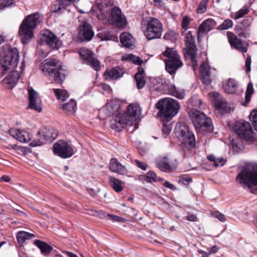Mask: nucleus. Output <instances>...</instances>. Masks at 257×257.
<instances>
[{
    "mask_svg": "<svg viewBox=\"0 0 257 257\" xmlns=\"http://www.w3.org/2000/svg\"><path fill=\"white\" fill-rule=\"evenodd\" d=\"M15 135H12V137L21 143H27L31 140V138H29L28 139H26L25 134H27V133L24 130L21 128H16L15 130Z\"/></svg>",
    "mask_w": 257,
    "mask_h": 257,
    "instance_id": "nucleus-35",
    "label": "nucleus"
},
{
    "mask_svg": "<svg viewBox=\"0 0 257 257\" xmlns=\"http://www.w3.org/2000/svg\"><path fill=\"white\" fill-rule=\"evenodd\" d=\"M227 37L228 42L232 48L240 51L242 53H246L247 51L249 43L245 40L238 38L232 32H227Z\"/></svg>",
    "mask_w": 257,
    "mask_h": 257,
    "instance_id": "nucleus-17",
    "label": "nucleus"
},
{
    "mask_svg": "<svg viewBox=\"0 0 257 257\" xmlns=\"http://www.w3.org/2000/svg\"><path fill=\"white\" fill-rule=\"evenodd\" d=\"M232 147L233 150L236 149V151L241 150L242 146V141L240 140H236L234 139H232L230 140Z\"/></svg>",
    "mask_w": 257,
    "mask_h": 257,
    "instance_id": "nucleus-55",
    "label": "nucleus"
},
{
    "mask_svg": "<svg viewBox=\"0 0 257 257\" xmlns=\"http://www.w3.org/2000/svg\"><path fill=\"white\" fill-rule=\"evenodd\" d=\"M135 162L136 166L141 170L146 171L147 169L148 165L147 163L142 162L138 159H136L135 160Z\"/></svg>",
    "mask_w": 257,
    "mask_h": 257,
    "instance_id": "nucleus-60",
    "label": "nucleus"
},
{
    "mask_svg": "<svg viewBox=\"0 0 257 257\" xmlns=\"http://www.w3.org/2000/svg\"><path fill=\"white\" fill-rule=\"evenodd\" d=\"M249 119L251 122L257 120V108H254L250 111Z\"/></svg>",
    "mask_w": 257,
    "mask_h": 257,
    "instance_id": "nucleus-64",
    "label": "nucleus"
},
{
    "mask_svg": "<svg viewBox=\"0 0 257 257\" xmlns=\"http://www.w3.org/2000/svg\"><path fill=\"white\" fill-rule=\"evenodd\" d=\"M42 132V139L45 142L52 143L58 136V131L50 126L43 127Z\"/></svg>",
    "mask_w": 257,
    "mask_h": 257,
    "instance_id": "nucleus-22",
    "label": "nucleus"
},
{
    "mask_svg": "<svg viewBox=\"0 0 257 257\" xmlns=\"http://www.w3.org/2000/svg\"><path fill=\"white\" fill-rule=\"evenodd\" d=\"M158 110L157 117L162 121V134L164 138L170 134L172 130L171 123L169 122L178 113L181 106L179 101L171 97H164L160 99L155 104Z\"/></svg>",
    "mask_w": 257,
    "mask_h": 257,
    "instance_id": "nucleus-3",
    "label": "nucleus"
},
{
    "mask_svg": "<svg viewBox=\"0 0 257 257\" xmlns=\"http://www.w3.org/2000/svg\"><path fill=\"white\" fill-rule=\"evenodd\" d=\"M190 131L186 123H177L174 130L173 133L175 134V136L181 143L188 137Z\"/></svg>",
    "mask_w": 257,
    "mask_h": 257,
    "instance_id": "nucleus-19",
    "label": "nucleus"
},
{
    "mask_svg": "<svg viewBox=\"0 0 257 257\" xmlns=\"http://www.w3.org/2000/svg\"><path fill=\"white\" fill-rule=\"evenodd\" d=\"M112 4L107 0H95L94 4L92 6L91 11L94 12L98 11L100 14L106 18V13L107 10H105V9L107 8L109 5Z\"/></svg>",
    "mask_w": 257,
    "mask_h": 257,
    "instance_id": "nucleus-23",
    "label": "nucleus"
},
{
    "mask_svg": "<svg viewBox=\"0 0 257 257\" xmlns=\"http://www.w3.org/2000/svg\"><path fill=\"white\" fill-rule=\"evenodd\" d=\"M237 136L240 140H243L250 144L254 143L257 140L250 130L246 132H239Z\"/></svg>",
    "mask_w": 257,
    "mask_h": 257,
    "instance_id": "nucleus-32",
    "label": "nucleus"
},
{
    "mask_svg": "<svg viewBox=\"0 0 257 257\" xmlns=\"http://www.w3.org/2000/svg\"><path fill=\"white\" fill-rule=\"evenodd\" d=\"M164 63L166 71L172 76L174 75L177 70L183 65L182 60L178 59L173 60H165Z\"/></svg>",
    "mask_w": 257,
    "mask_h": 257,
    "instance_id": "nucleus-21",
    "label": "nucleus"
},
{
    "mask_svg": "<svg viewBox=\"0 0 257 257\" xmlns=\"http://www.w3.org/2000/svg\"><path fill=\"white\" fill-rule=\"evenodd\" d=\"M210 69V65L206 63L205 62H203L201 65V67L200 69V74H204L205 72L207 73L208 71L209 72H211Z\"/></svg>",
    "mask_w": 257,
    "mask_h": 257,
    "instance_id": "nucleus-61",
    "label": "nucleus"
},
{
    "mask_svg": "<svg viewBox=\"0 0 257 257\" xmlns=\"http://www.w3.org/2000/svg\"><path fill=\"white\" fill-rule=\"evenodd\" d=\"M137 72L134 75V77H139L142 76L145 77V71L144 69L143 68L142 65L139 66L137 68Z\"/></svg>",
    "mask_w": 257,
    "mask_h": 257,
    "instance_id": "nucleus-63",
    "label": "nucleus"
},
{
    "mask_svg": "<svg viewBox=\"0 0 257 257\" xmlns=\"http://www.w3.org/2000/svg\"><path fill=\"white\" fill-rule=\"evenodd\" d=\"M215 108L221 112H228V104L226 101H221L218 100L215 103Z\"/></svg>",
    "mask_w": 257,
    "mask_h": 257,
    "instance_id": "nucleus-41",
    "label": "nucleus"
},
{
    "mask_svg": "<svg viewBox=\"0 0 257 257\" xmlns=\"http://www.w3.org/2000/svg\"><path fill=\"white\" fill-rule=\"evenodd\" d=\"M190 19L188 16H185L183 17L181 25L182 29H184V32H186L188 30V26L190 25Z\"/></svg>",
    "mask_w": 257,
    "mask_h": 257,
    "instance_id": "nucleus-54",
    "label": "nucleus"
},
{
    "mask_svg": "<svg viewBox=\"0 0 257 257\" xmlns=\"http://www.w3.org/2000/svg\"><path fill=\"white\" fill-rule=\"evenodd\" d=\"M208 2V0H202L201 1L197 8V12L198 14H201L206 12Z\"/></svg>",
    "mask_w": 257,
    "mask_h": 257,
    "instance_id": "nucleus-50",
    "label": "nucleus"
},
{
    "mask_svg": "<svg viewBox=\"0 0 257 257\" xmlns=\"http://www.w3.org/2000/svg\"><path fill=\"white\" fill-rule=\"evenodd\" d=\"M171 91L169 95L173 96L179 99H183L185 97V90L183 89H181L179 88L176 87V86L173 84L171 87Z\"/></svg>",
    "mask_w": 257,
    "mask_h": 257,
    "instance_id": "nucleus-38",
    "label": "nucleus"
},
{
    "mask_svg": "<svg viewBox=\"0 0 257 257\" xmlns=\"http://www.w3.org/2000/svg\"><path fill=\"white\" fill-rule=\"evenodd\" d=\"M23 232V230L19 231L16 235L17 242L20 246H22L26 240Z\"/></svg>",
    "mask_w": 257,
    "mask_h": 257,
    "instance_id": "nucleus-56",
    "label": "nucleus"
},
{
    "mask_svg": "<svg viewBox=\"0 0 257 257\" xmlns=\"http://www.w3.org/2000/svg\"><path fill=\"white\" fill-rule=\"evenodd\" d=\"M108 168L111 172L120 175L127 172L125 166L119 162L115 158H112L110 160Z\"/></svg>",
    "mask_w": 257,
    "mask_h": 257,
    "instance_id": "nucleus-25",
    "label": "nucleus"
},
{
    "mask_svg": "<svg viewBox=\"0 0 257 257\" xmlns=\"http://www.w3.org/2000/svg\"><path fill=\"white\" fill-rule=\"evenodd\" d=\"M249 12V9L247 6L245 5L236 13H234L231 12L230 14V17L231 18L237 20L243 17V16L247 14Z\"/></svg>",
    "mask_w": 257,
    "mask_h": 257,
    "instance_id": "nucleus-39",
    "label": "nucleus"
},
{
    "mask_svg": "<svg viewBox=\"0 0 257 257\" xmlns=\"http://www.w3.org/2000/svg\"><path fill=\"white\" fill-rule=\"evenodd\" d=\"M44 141L42 139V138H40L38 139H34L32 142H31L29 146L31 148H34L36 147L41 146L43 145Z\"/></svg>",
    "mask_w": 257,
    "mask_h": 257,
    "instance_id": "nucleus-57",
    "label": "nucleus"
},
{
    "mask_svg": "<svg viewBox=\"0 0 257 257\" xmlns=\"http://www.w3.org/2000/svg\"><path fill=\"white\" fill-rule=\"evenodd\" d=\"M124 71L119 66L114 67L111 69H106L103 73L105 80H116L122 76Z\"/></svg>",
    "mask_w": 257,
    "mask_h": 257,
    "instance_id": "nucleus-20",
    "label": "nucleus"
},
{
    "mask_svg": "<svg viewBox=\"0 0 257 257\" xmlns=\"http://www.w3.org/2000/svg\"><path fill=\"white\" fill-rule=\"evenodd\" d=\"M210 74L211 72L209 71L207 73L205 72L204 74H200V79L203 84L208 85L211 83L212 80L210 78Z\"/></svg>",
    "mask_w": 257,
    "mask_h": 257,
    "instance_id": "nucleus-47",
    "label": "nucleus"
},
{
    "mask_svg": "<svg viewBox=\"0 0 257 257\" xmlns=\"http://www.w3.org/2000/svg\"><path fill=\"white\" fill-rule=\"evenodd\" d=\"M79 55L83 63L89 65L94 70L98 72L101 69L100 62L95 57L94 52L88 49L82 48Z\"/></svg>",
    "mask_w": 257,
    "mask_h": 257,
    "instance_id": "nucleus-12",
    "label": "nucleus"
},
{
    "mask_svg": "<svg viewBox=\"0 0 257 257\" xmlns=\"http://www.w3.org/2000/svg\"><path fill=\"white\" fill-rule=\"evenodd\" d=\"M189 117L197 134H211L214 130L211 118L203 111L193 109L189 113Z\"/></svg>",
    "mask_w": 257,
    "mask_h": 257,
    "instance_id": "nucleus-7",
    "label": "nucleus"
},
{
    "mask_svg": "<svg viewBox=\"0 0 257 257\" xmlns=\"http://www.w3.org/2000/svg\"><path fill=\"white\" fill-rule=\"evenodd\" d=\"M252 21V18L247 16L243 19L242 21L239 22L236 26H239L242 29H246L251 25Z\"/></svg>",
    "mask_w": 257,
    "mask_h": 257,
    "instance_id": "nucleus-45",
    "label": "nucleus"
},
{
    "mask_svg": "<svg viewBox=\"0 0 257 257\" xmlns=\"http://www.w3.org/2000/svg\"><path fill=\"white\" fill-rule=\"evenodd\" d=\"M178 33L174 30H169L165 33L163 36L165 40H170L172 42H175L177 40Z\"/></svg>",
    "mask_w": 257,
    "mask_h": 257,
    "instance_id": "nucleus-42",
    "label": "nucleus"
},
{
    "mask_svg": "<svg viewBox=\"0 0 257 257\" xmlns=\"http://www.w3.org/2000/svg\"><path fill=\"white\" fill-rule=\"evenodd\" d=\"M62 108L63 110H67L72 114H74L77 109V101L73 98H71L67 103L62 105Z\"/></svg>",
    "mask_w": 257,
    "mask_h": 257,
    "instance_id": "nucleus-36",
    "label": "nucleus"
},
{
    "mask_svg": "<svg viewBox=\"0 0 257 257\" xmlns=\"http://www.w3.org/2000/svg\"><path fill=\"white\" fill-rule=\"evenodd\" d=\"M38 43L40 45H46L56 50H58L62 45V42L58 37L48 29L41 32Z\"/></svg>",
    "mask_w": 257,
    "mask_h": 257,
    "instance_id": "nucleus-11",
    "label": "nucleus"
},
{
    "mask_svg": "<svg viewBox=\"0 0 257 257\" xmlns=\"http://www.w3.org/2000/svg\"><path fill=\"white\" fill-rule=\"evenodd\" d=\"M217 25L215 20L211 18L204 20L199 26V31L202 34H206L212 30Z\"/></svg>",
    "mask_w": 257,
    "mask_h": 257,
    "instance_id": "nucleus-26",
    "label": "nucleus"
},
{
    "mask_svg": "<svg viewBox=\"0 0 257 257\" xmlns=\"http://www.w3.org/2000/svg\"><path fill=\"white\" fill-rule=\"evenodd\" d=\"M193 181L192 178L189 176H181L178 180V182L185 186H189V184Z\"/></svg>",
    "mask_w": 257,
    "mask_h": 257,
    "instance_id": "nucleus-51",
    "label": "nucleus"
},
{
    "mask_svg": "<svg viewBox=\"0 0 257 257\" xmlns=\"http://www.w3.org/2000/svg\"><path fill=\"white\" fill-rule=\"evenodd\" d=\"M234 30L235 33L238 35V36L240 37H242L244 38H249L250 36L249 33L246 32V29H242L239 26H235Z\"/></svg>",
    "mask_w": 257,
    "mask_h": 257,
    "instance_id": "nucleus-46",
    "label": "nucleus"
},
{
    "mask_svg": "<svg viewBox=\"0 0 257 257\" xmlns=\"http://www.w3.org/2000/svg\"><path fill=\"white\" fill-rule=\"evenodd\" d=\"M164 56L167 57V60L181 59L180 56L177 50H174L172 48L167 47L165 51L163 52Z\"/></svg>",
    "mask_w": 257,
    "mask_h": 257,
    "instance_id": "nucleus-37",
    "label": "nucleus"
},
{
    "mask_svg": "<svg viewBox=\"0 0 257 257\" xmlns=\"http://www.w3.org/2000/svg\"><path fill=\"white\" fill-rule=\"evenodd\" d=\"M71 141L60 139L53 144L52 146L53 153L61 159H68L75 153Z\"/></svg>",
    "mask_w": 257,
    "mask_h": 257,
    "instance_id": "nucleus-9",
    "label": "nucleus"
},
{
    "mask_svg": "<svg viewBox=\"0 0 257 257\" xmlns=\"http://www.w3.org/2000/svg\"><path fill=\"white\" fill-rule=\"evenodd\" d=\"M251 56L248 55L245 59V72L246 74L249 73L251 71Z\"/></svg>",
    "mask_w": 257,
    "mask_h": 257,
    "instance_id": "nucleus-58",
    "label": "nucleus"
},
{
    "mask_svg": "<svg viewBox=\"0 0 257 257\" xmlns=\"http://www.w3.org/2000/svg\"><path fill=\"white\" fill-rule=\"evenodd\" d=\"M198 49L196 45L194 47L186 46L183 49V54L186 60L196 59L197 56Z\"/></svg>",
    "mask_w": 257,
    "mask_h": 257,
    "instance_id": "nucleus-31",
    "label": "nucleus"
},
{
    "mask_svg": "<svg viewBox=\"0 0 257 257\" xmlns=\"http://www.w3.org/2000/svg\"><path fill=\"white\" fill-rule=\"evenodd\" d=\"M12 6H14V4L11 0H0V11Z\"/></svg>",
    "mask_w": 257,
    "mask_h": 257,
    "instance_id": "nucleus-53",
    "label": "nucleus"
},
{
    "mask_svg": "<svg viewBox=\"0 0 257 257\" xmlns=\"http://www.w3.org/2000/svg\"><path fill=\"white\" fill-rule=\"evenodd\" d=\"M163 31L162 23L155 17H150L144 34L148 41L161 38Z\"/></svg>",
    "mask_w": 257,
    "mask_h": 257,
    "instance_id": "nucleus-10",
    "label": "nucleus"
},
{
    "mask_svg": "<svg viewBox=\"0 0 257 257\" xmlns=\"http://www.w3.org/2000/svg\"><path fill=\"white\" fill-rule=\"evenodd\" d=\"M147 182L152 183L157 182V175L154 171H149L147 173Z\"/></svg>",
    "mask_w": 257,
    "mask_h": 257,
    "instance_id": "nucleus-48",
    "label": "nucleus"
},
{
    "mask_svg": "<svg viewBox=\"0 0 257 257\" xmlns=\"http://www.w3.org/2000/svg\"><path fill=\"white\" fill-rule=\"evenodd\" d=\"M185 46H191L194 47L195 45H196L195 44V39L194 37L193 36L191 31H188L187 34L185 36Z\"/></svg>",
    "mask_w": 257,
    "mask_h": 257,
    "instance_id": "nucleus-44",
    "label": "nucleus"
},
{
    "mask_svg": "<svg viewBox=\"0 0 257 257\" xmlns=\"http://www.w3.org/2000/svg\"><path fill=\"white\" fill-rule=\"evenodd\" d=\"M131 62L132 63H133L134 64L138 65L139 66L140 65H142L143 63V60L140 56H138L135 55H134Z\"/></svg>",
    "mask_w": 257,
    "mask_h": 257,
    "instance_id": "nucleus-62",
    "label": "nucleus"
},
{
    "mask_svg": "<svg viewBox=\"0 0 257 257\" xmlns=\"http://www.w3.org/2000/svg\"><path fill=\"white\" fill-rule=\"evenodd\" d=\"M229 127L232 132L237 135L239 132L250 131V124L248 121L243 120L241 121H237V123L234 124L231 126L229 125Z\"/></svg>",
    "mask_w": 257,
    "mask_h": 257,
    "instance_id": "nucleus-29",
    "label": "nucleus"
},
{
    "mask_svg": "<svg viewBox=\"0 0 257 257\" xmlns=\"http://www.w3.org/2000/svg\"><path fill=\"white\" fill-rule=\"evenodd\" d=\"M150 81L151 84L150 85L151 88L156 90L158 92L163 93L169 94L171 91V83L170 80L164 78H150Z\"/></svg>",
    "mask_w": 257,
    "mask_h": 257,
    "instance_id": "nucleus-13",
    "label": "nucleus"
},
{
    "mask_svg": "<svg viewBox=\"0 0 257 257\" xmlns=\"http://www.w3.org/2000/svg\"><path fill=\"white\" fill-rule=\"evenodd\" d=\"M94 36V32L91 25L88 22H83L79 27L77 40L80 43L88 42Z\"/></svg>",
    "mask_w": 257,
    "mask_h": 257,
    "instance_id": "nucleus-14",
    "label": "nucleus"
},
{
    "mask_svg": "<svg viewBox=\"0 0 257 257\" xmlns=\"http://www.w3.org/2000/svg\"><path fill=\"white\" fill-rule=\"evenodd\" d=\"M136 82V86L138 89H142L146 84L145 77H134Z\"/></svg>",
    "mask_w": 257,
    "mask_h": 257,
    "instance_id": "nucleus-52",
    "label": "nucleus"
},
{
    "mask_svg": "<svg viewBox=\"0 0 257 257\" xmlns=\"http://www.w3.org/2000/svg\"><path fill=\"white\" fill-rule=\"evenodd\" d=\"M40 70L50 77H53L55 83L62 84L68 72L63 66V64L57 58H48L43 61L40 64Z\"/></svg>",
    "mask_w": 257,
    "mask_h": 257,
    "instance_id": "nucleus-5",
    "label": "nucleus"
},
{
    "mask_svg": "<svg viewBox=\"0 0 257 257\" xmlns=\"http://www.w3.org/2000/svg\"><path fill=\"white\" fill-rule=\"evenodd\" d=\"M155 163L156 166L163 172H171L176 169V166L170 165L167 156L156 159Z\"/></svg>",
    "mask_w": 257,
    "mask_h": 257,
    "instance_id": "nucleus-18",
    "label": "nucleus"
},
{
    "mask_svg": "<svg viewBox=\"0 0 257 257\" xmlns=\"http://www.w3.org/2000/svg\"><path fill=\"white\" fill-rule=\"evenodd\" d=\"M163 185L172 191H179V189L176 187L173 184L171 183L170 181L166 180L163 183Z\"/></svg>",
    "mask_w": 257,
    "mask_h": 257,
    "instance_id": "nucleus-59",
    "label": "nucleus"
},
{
    "mask_svg": "<svg viewBox=\"0 0 257 257\" xmlns=\"http://www.w3.org/2000/svg\"><path fill=\"white\" fill-rule=\"evenodd\" d=\"M181 144L188 151H191L196 148V140L194 134L190 131L188 137L181 142Z\"/></svg>",
    "mask_w": 257,
    "mask_h": 257,
    "instance_id": "nucleus-30",
    "label": "nucleus"
},
{
    "mask_svg": "<svg viewBox=\"0 0 257 257\" xmlns=\"http://www.w3.org/2000/svg\"><path fill=\"white\" fill-rule=\"evenodd\" d=\"M80 0H55L50 7V11L57 15H61L64 11L68 13L70 10L68 7L75 3H77Z\"/></svg>",
    "mask_w": 257,
    "mask_h": 257,
    "instance_id": "nucleus-16",
    "label": "nucleus"
},
{
    "mask_svg": "<svg viewBox=\"0 0 257 257\" xmlns=\"http://www.w3.org/2000/svg\"><path fill=\"white\" fill-rule=\"evenodd\" d=\"M33 244L40 249L41 253L45 256H48L54 250L52 246L39 239H35Z\"/></svg>",
    "mask_w": 257,
    "mask_h": 257,
    "instance_id": "nucleus-24",
    "label": "nucleus"
},
{
    "mask_svg": "<svg viewBox=\"0 0 257 257\" xmlns=\"http://www.w3.org/2000/svg\"><path fill=\"white\" fill-rule=\"evenodd\" d=\"M238 84L233 78H228L226 81L223 82L222 87L224 92L229 94L236 93Z\"/></svg>",
    "mask_w": 257,
    "mask_h": 257,
    "instance_id": "nucleus-28",
    "label": "nucleus"
},
{
    "mask_svg": "<svg viewBox=\"0 0 257 257\" xmlns=\"http://www.w3.org/2000/svg\"><path fill=\"white\" fill-rule=\"evenodd\" d=\"M28 108L41 112L42 111V103L38 92L32 87L28 90Z\"/></svg>",
    "mask_w": 257,
    "mask_h": 257,
    "instance_id": "nucleus-15",
    "label": "nucleus"
},
{
    "mask_svg": "<svg viewBox=\"0 0 257 257\" xmlns=\"http://www.w3.org/2000/svg\"><path fill=\"white\" fill-rule=\"evenodd\" d=\"M233 26V21L230 19H227L224 20L223 23L217 27V29L218 31L228 30L231 28Z\"/></svg>",
    "mask_w": 257,
    "mask_h": 257,
    "instance_id": "nucleus-43",
    "label": "nucleus"
},
{
    "mask_svg": "<svg viewBox=\"0 0 257 257\" xmlns=\"http://www.w3.org/2000/svg\"><path fill=\"white\" fill-rule=\"evenodd\" d=\"M108 23L120 30L127 26L128 22L125 16L122 14L121 9L118 6H114L106 13Z\"/></svg>",
    "mask_w": 257,
    "mask_h": 257,
    "instance_id": "nucleus-8",
    "label": "nucleus"
},
{
    "mask_svg": "<svg viewBox=\"0 0 257 257\" xmlns=\"http://www.w3.org/2000/svg\"><path fill=\"white\" fill-rule=\"evenodd\" d=\"M239 173L235 180L242 185L243 188L250 193L257 194V163L246 162L244 166H238Z\"/></svg>",
    "mask_w": 257,
    "mask_h": 257,
    "instance_id": "nucleus-4",
    "label": "nucleus"
},
{
    "mask_svg": "<svg viewBox=\"0 0 257 257\" xmlns=\"http://www.w3.org/2000/svg\"><path fill=\"white\" fill-rule=\"evenodd\" d=\"M121 44L126 48H130L135 45V39L133 35L127 32H122L119 36Z\"/></svg>",
    "mask_w": 257,
    "mask_h": 257,
    "instance_id": "nucleus-27",
    "label": "nucleus"
},
{
    "mask_svg": "<svg viewBox=\"0 0 257 257\" xmlns=\"http://www.w3.org/2000/svg\"><path fill=\"white\" fill-rule=\"evenodd\" d=\"M20 60L19 51L17 47H13L10 44L2 47L0 50V74L3 77L11 70L2 80L4 87L8 89H13L21 78V74L15 69Z\"/></svg>",
    "mask_w": 257,
    "mask_h": 257,
    "instance_id": "nucleus-1",
    "label": "nucleus"
},
{
    "mask_svg": "<svg viewBox=\"0 0 257 257\" xmlns=\"http://www.w3.org/2000/svg\"><path fill=\"white\" fill-rule=\"evenodd\" d=\"M122 181L117 178L113 176H109V184L116 193H119L122 191L123 187L122 185Z\"/></svg>",
    "mask_w": 257,
    "mask_h": 257,
    "instance_id": "nucleus-34",
    "label": "nucleus"
},
{
    "mask_svg": "<svg viewBox=\"0 0 257 257\" xmlns=\"http://www.w3.org/2000/svg\"><path fill=\"white\" fill-rule=\"evenodd\" d=\"M96 37L101 41H112L115 42L118 41V36L116 34H110L108 32H101L96 34Z\"/></svg>",
    "mask_w": 257,
    "mask_h": 257,
    "instance_id": "nucleus-33",
    "label": "nucleus"
},
{
    "mask_svg": "<svg viewBox=\"0 0 257 257\" xmlns=\"http://www.w3.org/2000/svg\"><path fill=\"white\" fill-rule=\"evenodd\" d=\"M107 109L112 113L113 122L110 123V128L116 132H122L127 125L130 127L134 126L131 133H133L139 128L137 123L138 120L141 119L142 109L137 103H131L128 104L126 109L123 112H121L119 105L111 101L106 104Z\"/></svg>",
    "mask_w": 257,
    "mask_h": 257,
    "instance_id": "nucleus-2",
    "label": "nucleus"
},
{
    "mask_svg": "<svg viewBox=\"0 0 257 257\" xmlns=\"http://www.w3.org/2000/svg\"><path fill=\"white\" fill-rule=\"evenodd\" d=\"M54 93L57 99L65 101L69 97V92L65 89L62 90L60 88L53 89Z\"/></svg>",
    "mask_w": 257,
    "mask_h": 257,
    "instance_id": "nucleus-40",
    "label": "nucleus"
},
{
    "mask_svg": "<svg viewBox=\"0 0 257 257\" xmlns=\"http://www.w3.org/2000/svg\"><path fill=\"white\" fill-rule=\"evenodd\" d=\"M107 216L108 219L112 220L114 222H118V223H124L126 219L124 218L119 216L113 214L108 213L107 214Z\"/></svg>",
    "mask_w": 257,
    "mask_h": 257,
    "instance_id": "nucleus-49",
    "label": "nucleus"
},
{
    "mask_svg": "<svg viewBox=\"0 0 257 257\" xmlns=\"http://www.w3.org/2000/svg\"><path fill=\"white\" fill-rule=\"evenodd\" d=\"M40 23V16L36 12L26 16L19 26L18 35L23 45H27L34 36V30Z\"/></svg>",
    "mask_w": 257,
    "mask_h": 257,
    "instance_id": "nucleus-6",
    "label": "nucleus"
}]
</instances>
